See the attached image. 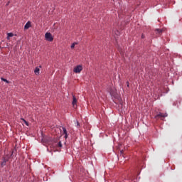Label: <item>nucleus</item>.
<instances>
[{"mask_svg":"<svg viewBox=\"0 0 182 182\" xmlns=\"http://www.w3.org/2000/svg\"><path fill=\"white\" fill-rule=\"evenodd\" d=\"M45 38L48 42H53V41H54V38H53V35L50 33H46L45 34Z\"/></svg>","mask_w":182,"mask_h":182,"instance_id":"f257e3e1","label":"nucleus"},{"mask_svg":"<svg viewBox=\"0 0 182 182\" xmlns=\"http://www.w3.org/2000/svg\"><path fill=\"white\" fill-rule=\"evenodd\" d=\"M81 70H83V67L81 65H77L74 69V73H80Z\"/></svg>","mask_w":182,"mask_h":182,"instance_id":"f03ea898","label":"nucleus"},{"mask_svg":"<svg viewBox=\"0 0 182 182\" xmlns=\"http://www.w3.org/2000/svg\"><path fill=\"white\" fill-rule=\"evenodd\" d=\"M7 162H9V158L3 157V161L1 162V166L4 168L6 166Z\"/></svg>","mask_w":182,"mask_h":182,"instance_id":"7ed1b4c3","label":"nucleus"},{"mask_svg":"<svg viewBox=\"0 0 182 182\" xmlns=\"http://www.w3.org/2000/svg\"><path fill=\"white\" fill-rule=\"evenodd\" d=\"M167 114L166 113H165V114H163V113H159V114H158L156 117H155V118L156 119H158V118H165V117H167Z\"/></svg>","mask_w":182,"mask_h":182,"instance_id":"20e7f679","label":"nucleus"},{"mask_svg":"<svg viewBox=\"0 0 182 182\" xmlns=\"http://www.w3.org/2000/svg\"><path fill=\"white\" fill-rule=\"evenodd\" d=\"M32 26L31 25V21H28L26 25L24 26V29L25 30H28V28H30Z\"/></svg>","mask_w":182,"mask_h":182,"instance_id":"39448f33","label":"nucleus"},{"mask_svg":"<svg viewBox=\"0 0 182 182\" xmlns=\"http://www.w3.org/2000/svg\"><path fill=\"white\" fill-rule=\"evenodd\" d=\"M62 129L63 131V135H65L64 138L66 139H68V130H66V128L63 127Z\"/></svg>","mask_w":182,"mask_h":182,"instance_id":"423d86ee","label":"nucleus"},{"mask_svg":"<svg viewBox=\"0 0 182 182\" xmlns=\"http://www.w3.org/2000/svg\"><path fill=\"white\" fill-rule=\"evenodd\" d=\"M77 103V100L76 99V97L75 95L73 96V105L75 107L76 104Z\"/></svg>","mask_w":182,"mask_h":182,"instance_id":"0eeeda50","label":"nucleus"},{"mask_svg":"<svg viewBox=\"0 0 182 182\" xmlns=\"http://www.w3.org/2000/svg\"><path fill=\"white\" fill-rule=\"evenodd\" d=\"M34 73L35 75H40V68L38 67H36L34 70Z\"/></svg>","mask_w":182,"mask_h":182,"instance_id":"6e6552de","label":"nucleus"},{"mask_svg":"<svg viewBox=\"0 0 182 182\" xmlns=\"http://www.w3.org/2000/svg\"><path fill=\"white\" fill-rule=\"evenodd\" d=\"M7 36V39H10V38H13L14 33H9Z\"/></svg>","mask_w":182,"mask_h":182,"instance_id":"1a4fd4ad","label":"nucleus"},{"mask_svg":"<svg viewBox=\"0 0 182 182\" xmlns=\"http://www.w3.org/2000/svg\"><path fill=\"white\" fill-rule=\"evenodd\" d=\"M75 45H77V43H73L71 45V46H70L71 49H74Z\"/></svg>","mask_w":182,"mask_h":182,"instance_id":"9d476101","label":"nucleus"},{"mask_svg":"<svg viewBox=\"0 0 182 182\" xmlns=\"http://www.w3.org/2000/svg\"><path fill=\"white\" fill-rule=\"evenodd\" d=\"M1 80L7 84H9V81L7 80L6 78H1Z\"/></svg>","mask_w":182,"mask_h":182,"instance_id":"9b49d317","label":"nucleus"},{"mask_svg":"<svg viewBox=\"0 0 182 182\" xmlns=\"http://www.w3.org/2000/svg\"><path fill=\"white\" fill-rule=\"evenodd\" d=\"M158 33H162L163 30L162 29H156Z\"/></svg>","mask_w":182,"mask_h":182,"instance_id":"f8f14e48","label":"nucleus"},{"mask_svg":"<svg viewBox=\"0 0 182 182\" xmlns=\"http://www.w3.org/2000/svg\"><path fill=\"white\" fill-rule=\"evenodd\" d=\"M58 146H59V147H63V144H62L61 141H59V143H58Z\"/></svg>","mask_w":182,"mask_h":182,"instance_id":"ddd939ff","label":"nucleus"},{"mask_svg":"<svg viewBox=\"0 0 182 182\" xmlns=\"http://www.w3.org/2000/svg\"><path fill=\"white\" fill-rule=\"evenodd\" d=\"M23 121L25 122L26 126H28V122L27 121H26L25 119H23Z\"/></svg>","mask_w":182,"mask_h":182,"instance_id":"4468645a","label":"nucleus"},{"mask_svg":"<svg viewBox=\"0 0 182 182\" xmlns=\"http://www.w3.org/2000/svg\"><path fill=\"white\" fill-rule=\"evenodd\" d=\"M10 4V1H8L7 4H6V6H9Z\"/></svg>","mask_w":182,"mask_h":182,"instance_id":"2eb2a0df","label":"nucleus"},{"mask_svg":"<svg viewBox=\"0 0 182 182\" xmlns=\"http://www.w3.org/2000/svg\"><path fill=\"white\" fill-rule=\"evenodd\" d=\"M77 127L80 126L79 122H77Z\"/></svg>","mask_w":182,"mask_h":182,"instance_id":"dca6fc26","label":"nucleus"},{"mask_svg":"<svg viewBox=\"0 0 182 182\" xmlns=\"http://www.w3.org/2000/svg\"><path fill=\"white\" fill-rule=\"evenodd\" d=\"M123 152H124L123 150H121V151H120L121 154H123Z\"/></svg>","mask_w":182,"mask_h":182,"instance_id":"f3484780","label":"nucleus"},{"mask_svg":"<svg viewBox=\"0 0 182 182\" xmlns=\"http://www.w3.org/2000/svg\"><path fill=\"white\" fill-rule=\"evenodd\" d=\"M127 85L129 87V82H127Z\"/></svg>","mask_w":182,"mask_h":182,"instance_id":"a211bd4d","label":"nucleus"},{"mask_svg":"<svg viewBox=\"0 0 182 182\" xmlns=\"http://www.w3.org/2000/svg\"><path fill=\"white\" fill-rule=\"evenodd\" d=\"M141 38H144V36H143V35L141 36Z\"/></svg>","mask_w":182,"mask_h":182,"instance_id":"6ab92c4d","label":"nucleus"},{"mask_svg":"<svg viewBox=\"0 0 182 182\" xmlns=\"http://www.w3.org/2000/svg\"><path fill=\"white\" fill-rule=\"evenodd\" d=\"M39 68H42V66H41V65H40V66H39Z\"/></svg>","mask_w":182,"mask_h":182,"instance_id":"aec40b11","label":"nucleus"}]
</instances>
